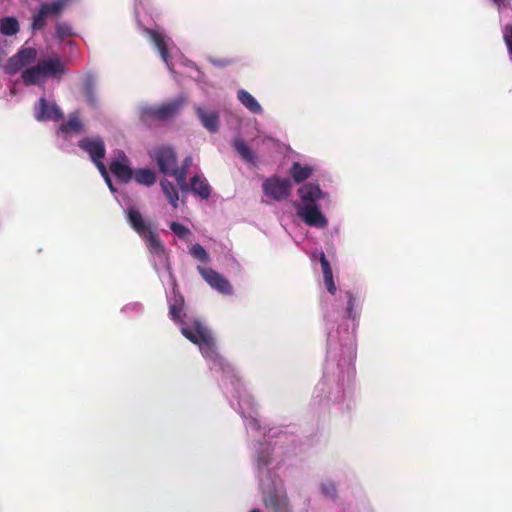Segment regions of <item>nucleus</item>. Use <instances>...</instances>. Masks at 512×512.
I'll use <instances>...</instances> for the list:
<instances>
[{"mask_svg":"<svg viewBox=\"0 0 512 512\" xmlns=\"http://www.w3.org/2000/svg\"><path fill=\"white\" fill-rule=\"evenodd\" d=\"M37 51L33 47L21 48L15 55L10 57L4 65L7 74L13 75L22 68L28 66L36 60Z\"/></svg>","mask_w":512,"mask_h":512,"instance_id":"13","label":"nucleus"},{"mask_svg":"<svg viewBox=\"0 0 512 512\" xmlns=\"http://www.w3.org/2000/svg\"><path fill=\"white\" fill-rule=\"evenodd\" d=\"M238 101L252 114L262 115L263 108L257 99L245 89L237 91Z\"/></svg>","mask_w":512,"mask_h":512,"instance_id":"22","label":"nucleus"},{"mask_svg":"<svg viewBox=\"0 0 512 512\" xmlns=\"http://www.w3.org/2000/svg\"><path fill=\"white\" fill-rule=\"evenodd\" d=\"M320 264H321V268H322L323 280H324L326 289L328 290V292L331 295H336L337 288H336V285L333 280L332 269H331L329 261L327 260L325 254L323 252H321V254H320Z\"/></svg>","mask_w":512,"mask_h":512,"instance_id":"24","label":"nucleus"},{"mask_svg":"<svg viewBox=\"0 0 512 512\" xmlns=\"http://www.w3.org/2000/svg\"><path fill=\"white\" fill-rule=\"evenodd\" d=\"M45 81L48 78L60 79L66 72L64 63L59 56L39 61Z\"/></svg>","mask_w":512,"mask_h":512,"instance_id":"18","label":"nucleus"},{"mask_svg":"<svg viewBox=\"0 0 512 512\" xmlns=\"http://www.w3.org/2000/svg\"><path fill=\"white\" fill-rule=\"evenodd\" d=\"M209 63H211L215 67H227L229 65H232L234 63V60L231 58H216V57H208L207 58Z\"/></svg>","mask_w":512,"mask_h":512,"instance_id":"35","label":"nucleus"},{"mask_svg":"<svg viewBox=\"0 0 512 512\" xmlns=\"http://www.w3.org/2000/svg\"><path fill=\"white\" fill-rule=\"evenodd\" d=\"M20 30L19 21L14 16H5L0 19V33L4 36H14Z\"/></svg>","mask_w":512,"mask_h":512,"instance_id":"27","label":"nucleus"},{"mask_svg":"<svg viewBox=\"0 0 512 512\" xmlns=\"http://www.w3.org/2000/svg\"><path fill=\"white\" fill-rule=\"evenodd\" d=\"M498 7L500 21L503 25V38L512 57V5L511 0H492Z\"/></svg>","mask_w":512,"mask_h":512,"instance_id":"12","label":"nucleus"},{"mask_svg":"<svg viewBox=\"0 0 512 512\" xmlns=\"http://www.w3.org/2000/svg\"><path fill=\"white\" fill-rule=\"evenodd\" d=\"M126 219L131 228L144 240L152 256L153 267L162 281L169 280L173 285L175 279L164 245L153 230L152 224L146 221L135 207L126 210Z\"/></svg>","mask_w":512,"mask_h":512,"instance_id":"4","label":"nucleus"},{"mask_svg":"<svg viewBox=\"0 0 512 512\" xmlns=\"http://www.w3.org/2000/svg\"><path fill=\"white\" fill-rule=\"evenodd\" d=\"M151 158L157 163L161 173L174 177L177 157L175 150L170 146H158L150 151Z\"/></svg>","mask_w":512,"mask_h":512,"instance_id":"8","label":"nucleus"},{"mask_svg":"<svg viewBox=\"0 0 512 512\" xmlns=\"http://www.w3.org/2000/svg\"><path fill=\"white\" fill-rule=\"evenodd\" d=\"M194 113L201 126L211 134L220 129V111L216 108L206 107L201 104L193 105Z\"/></svg>","mask_w":512,"mask_h":512,"instance_id":"11","label":"nucleus"},{"mask_svg":"<svg viewBox=\"0 0 512 512\" xmlns=\"http://www.w3.org/2000/svg\"><path fill=\"white\" fill-rule=\"evenodd\" d=\"M72 1H73V0H52V1H50V3H51V4H55V5H57V7H58V11H59L60 13H62V12H63V10L65 9V7H66L69 3H71Z\"/></svg>","mask_w":512,"mask_h":512,"instance_id":"36","label":"nucleus"},{"mask_svg":"<svg viewBox=\"0 0 512 512\" xmlns=\"http://www.w3.org/2000/svg\"><path fill=\"white\" fill-rule=\"evenodd\" d=\"M120 313L126 317H139L144 313V305L139 301L129 302L121 307Z\"/></svg>","mask_w":512,"mask_h":512,"instance_id":"30","label":"nucleus"},{"mask_svg":"<svg viewBox=\"0 0 512 512\" xmlns=\"http://www.w3.org/2000/svg\"><path fill=\"white\" fill-rule=\"evenodd\" d=\"M141 3L142 0H136L134 7L135 18L140 31L158 51L164 63H175L172 56V51L174 49L172 40L159 30L154 29L150 24V18H147V24L143 23L139 12V5Z\"/></svg>","mask_w":512,"mask_h":512,"instance_id":"5","label":"nucleus"},{"mask_svg":"<svg viewBox=\"0 0 512 512\" xmlns=\"http://www.w3.org/2000/svg\"><path fill=\"white\" fill-rule=\"evenodd\" d=\"M97 169L100 172V174L103 177V179L105 180V183L107 184L109 190L114 195L116 201L121 204V200L119 199L118 191L115 188V186L113 185L112 179H111V177H110V175H109V173L107 171L106 166L105 165H99V168H97Z\"/></svg>","mask_w":512,"mask_h":512,"instance_id":"34","label":"nucleus"},{"mask_svg":"<svg viewBox=\"0 0 512 512\" xmlns=\"http://www.w3.org/2000/svg\"><path fill=\"white\" fill-rule=\"evenodd\" d=\"M74 35L73 28L68 22H58L55 25V37L63 41Z\"/></svg>","mask_w":512,"mask_h":512,"instance_id":"32","label":"nucleus"},{"mask_svg":"<svg viewBox=\"0 0 512 512\" xmlns=\"http://www.w3.org/2000/svg\"><path fill=\"white\" fill-rule=\"evenodd\" d=\"M34 117L39 122H58L63 118V112L55 100L40 97L34 106Z\"/></svg>","mask_w":512,"mask_h":512,"instance_id":"10","label":"nucleus"},{"mask_svg":"<svg viewBox=\"0 0 512 512\" xmlns=\"http://www.w3.org/2000/svg\"><path fill=\"white\" fill-rule=\"evenodd\" d=\"M189 253L194 259H196L197 261H199L202 264H208L210 262V259H211L210 255L205 250V248L198 243L193 244L190 247Z\"/></svg>","mask_w":512,"mask_h":512,"instance_id":"31","label":"nucleus"},{"mask_svg":"<svg viewBox=\"0 0 512 512\" xmlns=\"http://www.w3.org/2000/svg\"><path fill=\"white\" fill-rule=\"evenodd\" d=\"M314 168L308 164L294 162L289 170L292 180L301 184L297 189L298 200L293 206L296 215L308 227L325 229L328 226V218L322 211L321 204H331L332 195L323 189L318 181H307L313 174Z\"/></svg>","mask_w":512,"mask_h":512,"instance_id":"3","label":"nucleus"},{"mask_svg":"<svg viewBox=\"0 0 512 512\" xmlns=\"http://www.w3.org/2000/svg\"><path fill=\"white\" fill-rule=\"evenodd\" d=\"M362 297L352 290H339L325 315L327 351L322 379L313 391V404L337 412L352 407L355 375L356 329L362 312Z\"/></svg>","mask_w":512,"mask_h":512,"instance_id":"2","label":"nucleus"},{"mask_svg":"<svg viewBox=\"0 0 512 512\" xmlns=\"http://www.w3.org/2000/svg\"><path fill=\"white\" fill-rule=\"evenodd\" d=\"M187 103L186 95L179 94L161 105L141 104L138 106L139 119L143 123H147L150 120H168L176 116Z\"/></svg>","mask_w":512,"mask_h":512,"instance_id":"6","label":"nucleus"},{"mask_svg":"<svg viewBox=\"0 0 512 512\" xmlns=\"http://www.w3.org/2000/svg\"><path fill=\"white\" fill-rule=\"evenodd\" d=\"M61 13L58 11V7L50 2L42 3L37 11L33 14L31 28L33 31H39L44 29L47 22L52 17H57Z\"/></svg>","mask_w":512,"mask_h":512,"instance_id":"15","label":"nucleus"},{"mask_svg":"<svg viewBox=\"0 0 512 512\" xmlns=\"http://www.w3.org/2000/svg\"><path fill=\"white\" fill-rule=\"evenodd\" d=\"M78 147L85 152L97 168L105 165L103 159L106 155V147L100 136H88L79 140Z\"/></svg>","mask_w":512,"mask_h":512,"instance_id":"9","label":"nucleus"},{"mask_svg":"<svg viewBox=\"0 0 512 512\" xmlns=\"http://www.w3.org/2000/svg\"><path fill=\"white\" fill-rule=\"evenodd\" d=\"M169 227L172 232L180 239L189 240V238L192 236L191 230L179 222L173 221L170 223Z\"/></svg>","mask_w":512,"mask_h":512,"instance_id":"33","label":"nucleus"},{"mask_svg":"<svg viewBox=\"0 0 512 512\" xmlns=\"http://www.w3.org/2000/svg\"><path fill=\"white\" fill-rule=\"evenodd\" d=\"M232 147L245 163L251 166L257 165L258 158L256 153L246 144L242 138H234L232 141Z\"/></svg>","mask_w":512,"mask_h":512,"instance_id":"19","label":"nucleus"},{"mask_svg":"<svg viewBox=\"0 0 512 512\" xmlns=\"http://www.w3.org/2000/svg\"><path fill=\"white\" fill-rule=\"evenodd\" d=\"M197 271L211 288L223 295H232L233 287L223 275L211 268L198 265Z\"/></svg>","mask_w":512,"mask_h":512,"instance_id":"14","label":"nucleus"},{"mask_svg":"<svg viewBox=\"0 0 512 512\" xmlns=\"http://www.w3.org/2000/svg\"><path fill=\"white\" fill-rule=\"evenodd\" d=\"M160 186H161L163 194L165 195V197L168 200V202L170 203V205L174 209L178 208L179 194H178L177 187L167 179L161 180Z\"/></svg>","mask_w":512,"mask_h":512,"instance_id":"26","label":"nucleus"},{"mask_svg":"<svg viewBox=\"0 0 512 512\" xmlns=\"http://www.w3.org/2000/svg\"><path fill=\"white\" fill-rule=\"evenodd\" d=\"M84 130V124L77 112L71 113L66 122L62 123L57 131V136L69 140L74 135Z\"/></svg>","mask_w":512,"mask_h":512,"instance_id":"17","label":"nucleus"},{"mask_svg":"<svg viewBox=\"0 0 512 512\" xmlns=\"http://www.w3.org/2000/svg\"><path fill=\"white\" fill-rule=\"evenodd\" d=\"M189 186V191H192L195 195L199 196L201 199H208L211 194V188L207 181V179L200 174L194 175L191 180Z\"/></svg>","mask_w":512,"mask_h":512,"instance_id":"21","label":"nucleus"},{"mask_svg":"<svg viewBox=\"0 0 512 512\" xmlns=\"http://www.w3.org/2000/svg\"><path fill=\"white\" fill-rule=\"evenodd\" d=\"M264 195L272 201L281 202L286 200L292 191V182L289 178L271 176L262 183Z\"/></svg>","mask_w":512,"mask_h":512,"instance_id":"7","label":"nucleus"},{"mask_svg":"<svg viewBox=\"0 0 512 512\" xmlns=\"http://www.w3.org/2000/svg\"><path fill=\"white\" fill-rule=\"evenodd\" d=\"M110 170L122 183H128L133 176L132 169L128 163V158L123 151L116 152L115 158L110 163Z\"/></svg>","mask_w":512,"mask_h":512,"instance_id":"16","label":"nucleus"},{"mask_svg":"<svg viewBox=\"0 0 512 512\" xmlns=\"http://www.w3.org/2000/svg\"><path fill=\"white\" fill-rule=\"evenodd\" d=\"M83 93L88 105L91 107H96L98 105L99 98L97 94V81L91 73H87L84 76Z\"/></svg>","mask_w":512,"mask_h":512,"instance_id":"20","label":"nucleus"},{"mask_svg":"<svg viewBox=\"0 0 512 512\" xmlns=\"http://www.w3.org/2000/svg\"><path fill=\"white\" fill-rule=\"evenodd\" d=\"M321 494L331 500L336 501L338 499V487L334 480L325 479L320 483Z\"/></svg>","mask_w":512,"mask_h":512,"instance_id":"29","label":"nucleus"},{"mask_svg":"<svg viewBox=\"0 0 512 512\" xmlns=\"http://www.w3.org/2000/svg\"><path fill=\"white\" fill-rule=\"evenodd\" d=\"M170 318L179 326L182 335L197 345L211 371L219 373V385L230 405L244 420L248 436L250 457L258 479L264 504L273 512H290L282 479L276 469L281 457L290 451L295 437L281 428L266 430L258 418L254 397L244 386L239 372L219 354L211 330L199 319L188 315L184 298L173 290L168 298Z\"/></svg>","mask_w":512,"mask_h":512,"instance_id":"1","label":"nucleus"},{"mask_svg":"<svg viewBox=\"0 0 512 512\" xmlns=\"http://www.w3.org/2000/svg\"><path fill=\"white\" fill-rule=\"evenodd\" d=\"M21 77H22V81L25 86H31V85L41 86L46 82L44 79V76H43L42 69L39 65V62L34 66L26 68L22 72Z\"/></svg>","mask_w":512,"mask_h":512,"instance_id":"23","label":"nucleus"},{"mask_svg":"<svg viewBox=\"0 0 512 512\" xmlns=\"http://www.w3.org/2000/svg\"><path fill=\"white\" fill-rule=\"evenodd\" d=\"M191 165H192V157L187 156L184 159L181 167L176 166V170L174 171V178L177 182V185L179 186L181 191L184 193L189 192V186L186 181V177H187V170L190 168Z\"/></svg>","mask_w":512,"mask_h":512,"instance_id":"25","label":"nucleus"},{"mask_svg":"<svg viewBox=\"0 0 512 512\" xmlns=\"http://www.w3.org/2000/svg\"><path fill=\"white\" fill-rule=\"evenodd\" d=\"M134 179L138 184L150 187L155 183L156 175L153 170L149 168H143L135 171Z\"/></svg>","mask_w":512,"mask_h":512,"instance_id":"28","label":"nucleus"},{"mask_svg":"<svg viewBox=\"0 0 512 512\" xmlns=\"http://www.w3.org/2000/svg\"><path fill=\"white\" fill-rule=\"evenodd\" d=\"M251 512H260V510L255 508V509H252Z\"/></svg>","mask_w":512,"mask_h":512,"instance_id":"37","label":"nucleus"}]
</instances>
